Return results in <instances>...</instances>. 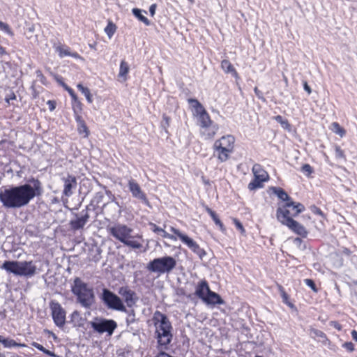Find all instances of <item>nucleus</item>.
I'll use <instances>...</instances> for the list:
<instances>
[{
    "label": "nucleus",
    "mask_w": 357,
    "mask_h": 357,
    "mask_svg": "<svg viewBox=\"0 0 357 357\" xmlns=\"http://www.w3.org/2000/svg\"><path fill=\"white\" fill-rule=\"evenodd\" d=\"M56 51L59 53V56L61 58L66 56H69L70 54V49L63 46H57L56 47Z\"/></svg>",
    "instance_id": "obj_38"
},
{
    "label": "nucleus",
    "mask_w": 357,
    "mask_h": 357,
    "mask_svg": "<svg viewBox=\"0 0 357 357\" xmlns=\"http://www.w3.org/2000/svg\"><path fill=\"white\" fill-rule=\"evenodd\" d=\"M209 287L207 282L204 280L201 281L196 289V295L204 301V298L206 297L208 293L210 291Z\"/></svg>",
    "instance_id": "obj_21"
},
{
    "label": "nucleus",
    "mask_w": 357,
    "mask_h": 357,
    "mask_svg": "<svg viewBox=\"0 0 357 357\" xmlns=\"http://www.w3.org/2000/svg\"><path fill=\"white\" fill-rule=\"evenodd\" d=\"M331 130L334 133L338 135L341 137H343L346 133L345 130L337 122H333L331 124Z\"/></svg>",
    "instance_id": "obj_35"
},
{
    "label": "nucleus",
    "mask_w": 357,
    "mask_h": 357,
    "mask_svg": "<svg viewBox=\"0 0 357 357\" xmlns=\"http://www.w3.org/2000/svg\"><path fill=\"white\" fill-rule=\"evenodd\" d=\"M128 188L134 197L142 200L146 206H150L149 200L137 182L132 179L128 181Z\"/></svg>",
    "instance_id": "obj_14"
},
{
    "label": "nucleus",
    "mask_w": 357,
    "mask_h": 357,
    "mask_svg": "<svg viewBox=\"0 0 357 357\" xmlns=\"http://www.w3.org/2000/svg\"><path fill=\"white\" fill-rule=\"evenodd\" d=\"M234 142L235 139L232 135H226L216 140L215 144L233 151L234 147Z\"/></svg>",
    "instance_id": "obj_18"
},
{
    "label": "nucleus",
    "mask_w": 357,
    "mask_h": 357,
    "mask_svg": "<svg viewBox=\"0 0 357 357\" xmlns=\"http://www.w3.org/2000/svg\"><path fill=\"white\" fill-rule=\"evenodd\" d=\"M91 325L96 332L99 333L106 332L109 335L113 333L117 326L116 322L113 320L98 319H96L94 321H91Z\"/></svg>",
    "instance_id": "obj_10"
},
{
    "label": "nucleus",
    "mask_w": 357,
    "mask_h": 357,
    "mask_svg": "<svg viewBox=\"0 0 357 357\" xmlns=\"http://www.w3.org/2000/svg\"><path fill=\"white\" fill-rule=\"evenodd\" d=\"M282 297L284 301L287 300V298H288L287 295L284 292L282 293Z\"/></svg>",
    "instance_id": "obj_60"
},
{
    "label": "nucleus",
    "mask_w": 357,
    "mask_h": 357,
    "mask_svg": "<svg viewBox=\"0 0 357 357\" xmlns=\"http://www.w3.org/2000/svg\"><path fill=\"white\" fill-rule=\"evenodd\" d=\"M286 206L293 207V208L295 210V213L292 215L293 216L298 215L300 213L303 212L305 210V207L303 204L300 203H295L292 201L287 202Z\"/></svg>",
    "instance_id": "obj_31"
},
{
    "label": "nucleus",
    "mask_w": 357,
    "mask_h": 357,
    "mask_svg": "<svg viewBox=\"0 0 357 357\" xmlns=\"http://www.w3.org/2000/svg\"><path fill=\"white\" fill-rule=\"evenodd\" d=\"M200 135L204 139H211L218 130V126L213 123L212 120L209 123H204L199 126Z\"/></svg>",
    "instance_id": "obj_13"
},
{
    "label": "nucleus",
    "mask_w": 357,
    "mask_h": 357,
    "mask_svg": "<svg viewBox=\"0 0 357 357\" xmlns=\"http://www.w3.org/2000/svg\"><path fill=\"white\" fill-rule=\"evenodd\" d=\"M116 26L111 21H109L107 26L105 28V32L110 39L116 31Z\"/></svg>",
    "instance_id": "obj_34"
},
{
    "label": "nucleus",
    "mask_w": 357,
    "mask_h": 357,
    "mask_svg": "<svg viewBox=\"0 0 357 357\" xmlns=\"http://www.w3.org/2000/svg\"><path fill=\"white\" fill-rule=\"evenodd\" d=\"M252 172L255 176V180L248 185L250 190H255L261 187V183L268 180V175L267 172L259 164H255L252 167Z\"/></svg>",
    "instance_id": "obj_11"
},
{
    "label": "nucleus",
    "mask_w": 357,
    "mask_h": 357,
    "mask_svg": "<svg viewBox=\"0 0 357 357\" xmlns=\"http://www.w3.org/2000/svg\"><path fill=\"white\" fill-rule=\"evenodd\" d=\"M15 98H16V96L15 95H13V96L10 99L14 100Z\"/></svg>",
    "instance_id": "obj_63"
},
{
    "label": "nucleus",
    "mask_w": 357,
    "mask_h": 357,
    "mask_svg": "<svg viewBox=\"0 0 357 357\" xmlns=\"http://www.w3.org/2000/svg\"><path fill=\"white\" fill-rule=\"evenodd\" d=\"M335 156L337 158H342L345 160V155L343 151V150L341 149V148L338 146H336L335 148Z\"/></svg>",
    "instance_id": "obj_41"
},
{
    "label": "nucleus",
    "mask_w": 357,
    "mask_h": 357,
    "mask_svg": "<svg viewBox=\"0 0 357 357\" xmlns=\"http://www.w3.org/2000/svg\"><path fill=\"white\" fill-rule=\"evenodd\" d=\"M150 225L152 227L153 231L160 234L163 238L170 239L173 241H176L177 240V237L176 236L167 233L165 230L158 227L156 225L153 223H151Z\"/></svg>",
    "instance_id": "obj_23"
},
{
    "label": "nucleus",
    "mask_w": 357,
    "mask_h": 357,
    "mask_svg": "<svg viewBox=\"0 0 357 357\" xmlns=\"http://www.w3.org/2000/svg\"><path fill=\"white\" fill-rule=\"evenodd\" d=\"M213 149L218 160L221 162L227 161L229 158L230 154L233 152L225 147H222L214 143Z\"/></svg>",
    "instance_id": "obj_15"
},
{
    "label": "nucleus",
    "mask_w": 357,
    "mask_h": 357,
    "mask_svg": "<svg viewBox=\"0 0 357 357\" xmlns=\"http://www.w3.org/2000/svg\"><path fill=\"white\" fill-rule=\"evenodd\" d=\"M1 268L14 275L27 278L32 277L37 272V268L32 261H6Z\"/></svg>",
    "instance_id": "obj_4"
},
{
    "label": "nucleus",
    "mask_w": 357,
    "mask_h": 357,
    "mask_svg": "<svg viewBox=\"0 0 357 357\" xmlns=\"http://www.w3.org/2000/svg\"><path fill=\"white\" fill-rule=\"evenodd\" d=\"M273 119L281 125L283 129L287 130L288 131L291 130V126L287 119H284L280 115L275 116L273 117Z\"/></svg>",
    "instance_id": "obj_33"
},
{
    "label": "nucleus",
    "mask_w": 357,
    "mask_h": 357,
    "mask_svg": "<svg viewBox=\"0 0 357 357\" xmlns=\"http://www.w3.org/2000/svg\"><path fill=\"white\" fill-rule=\"evenodd\" d=\"M62 86L68 91V89H70L68 86H67L64 82H62Z\"/></svg>",
    "instance_id": "obj_58"
},
{
    "label": "nucleus",
    "mask_w": 357,
    "mask_h": 357,
    "mask_svg": "<svg viewBox=\"0 0 357 357\" xmlns=\"http://www.w3.org/2000/svg\"><path fill=\"white\" fill-rule=\"evenodd\" d=\"M107 229L114 238L127 246L135 249H139L142 247V243L131 240L132 229L126 225L116 224L114 226L108 227Z\"/></svg>",
    "instance_id": "obj_5"
},
{
    "label": "nucleus",
    "mask_w": 357,
    "mask_h": 357,
    "mask_svg": "<svg viewBox=\"0 0 357 357\" xmlns=\"http://www.w3.org/2000/svg\"><path fill=\"white\" fill-rule=\"evenodd\" d=\"M6 54V51L4 47L0 46V56Z\"/></svg>",
    "instance_id": "obj_56"
},
{
    "label": "nucleus",
    "mask_w": 357,
    "mask_h": 357,
    "mask_svg": "<svg viewBox=\"0 0 357 357\" xmlns=\"http://www.w3.org/2000/svg\"><path fill=\"white\" fill-rule=\"evenodd\" d=\"M0 342L3 344L6 348H11L14 347H26L25 344L17 343L14 340L10 338H4L0 335Z\"/></svg>",
    "instance_id": "obj_25"
},
{
    "label": "nucleus",
    "mask_w": 357,
    "mask_h": 357,
    "mask_svg": "<svg viewBox=\"0 0 357 357\" xmlns=\"http://www.w3.org/2000/svg\"><path fill=\"white\" fill-rule=\"evenodd\" d=\"M205 303L208 305H215V304H224V301L221 298V297L216 293L210 291L208 293V295L206 298H204L203 301Z\"/></svg>",
    "instance_id": "obj_20"
},
{
    "label": "nucleus",
    "mask_w": 357,
    "mask_h": 357,
    "mask_svg": "<svg viewBox=\"0 0 357 357\" xmlns=\"http://www.w3.org/2000/svg\"><path fill=\"white\" fill-rule=\"evenodd\" d=\"M78 120V128H77V130L79 132V134H84V137H88L89 135V130H88V128L86 127V124L84 123V122L80 119V118L79 117L77 119Z\"/></svg>",
    "instance_id": "obj_36"
},
{
    "label": "nucleus",
    "mask_w": 357,
    "mask_h": 357,
    "mask_svg": "<svg viewBox=\"0 0 357 357\" xmlns=\"http://www.w3.org/2000/svg\"><path fill=\"white\" fill-rule=\"evenodd\" d=\"M158 342L160 346H167L172 339V325L167 316L156 311L153 317Z\"/></svg>",
    "instance_id": "obj_2"
},
{
    "label": "nucleus",
    "mask_w": 357,
    "mask_h": 357,
    "mask_svg": "<svg viewBox=\"0 0 357 357\" xmlns=\"http://www.w3.org/2000/svg\"><path fill=\"white\" fill-rule=\"evenodd\" d=\"M102 299L109 308L120 311L125 310L121 298L107 289L102 291Z\"/></svg>",
    "instance_id": "obj_9"
},
{
    "label": "nucleus",
    "mask_w": 357,
    "mask_h": 357,
    "mask_svg": "<svg viewBox=\"0 0 357 357\" xmlns=\"http://www.w3.org/2000/svg\"><path fill=\"white\" fill-rule=\"evenodd\" d=\"M342 253L346 255L349 256L351 255V252L347 248H344L342 250Z\"/></svg>",
    "instance_id": "obj_55"
},
{
    "label": "nucleus",
    "mask_w": 357,
    "mask_h": 357,
    "mask_svg": "<svg viewBox=\"0 0 357 357\" xmlns=\"http://www.w3.org/2000/svg\"><path fill=\"white\" fill-rule=\"evenodd\" d=\"M88 218H89V215H88V214H86L85 215H84L81 218H77L75 220H72L70 222L71 227L74 229H81L85 225V224L86 223V222L88 220Z\"/></svg>",
    "instance_id": "obj_26"
},
{
    "label": "nucleus",
    "mask_w": 357,
    "mask_h": 357,
    "mask_svg": "<svg viewBox=\"0 0 357 357\" xmlns=\"http://www.w3.org/2000/svg\"><path fill=\"white\" fill-rule=\"evenodd\" d=\"M68 92L74 101L77 102L79 104H80L79 101H78V98L77 95L75 93L74 91L72 89H68Z\"/></svg>",
    "instance_id": "obj_46"
},
{
    "label": "nucleus",
    "mask_w": 357,
    "mask_h": 357,
    "mask_svg": "<svg viewBox=\"0 0 357 357\" xmlns=\"http://www.w3.org/2000/svg\"><path fill=\"white\" fill-rule=\"evenodd\" d=\"M57 82L62 86V82H63L61 78H59V77H56Z\"/></svg>",
    "instance_id": "obj_61"
},
{
    "label": "nucleus",
    "mask_w": 357,
    "mask_h": 357,
    "mask_svg": "<svg viewBox=\"0 0 357 357\" xmlns=\"http://www.w3.org/2000/svg\"><path fill=\"white\" fill-rule=\"evenodd\" d=\"M331 326H333L335 328L337 329L338 331H341L342 326L340 324H338L336 321H331L330 323Z\"/></svg>",
    "instance_id": "obj_49"
},
{
    "label": "nucleus",
    "mask_w": 357,
    "mask_h": 357,
    "mask_svg": "<svg viewBox=\"0 0 357 357\" xmlns=\"http://www.w3.org/2000/svg\"><path fill=\"white\" fill-rule=\"evenodd\" d=\"M190 110L194 118L197 121L198 125L209 123L211 117L204 106L195 98L188 99Z\"/></svg>",
    "instance_id": "obj_7"
},
{
    "label": "nucleus",
    "mask_w": 357,
    "mask_h": 357,
    "mask_svg": "<svg viewBox=\"0 0 357 357\" xmlns=\"http://www.w3.org/2000/svg\"><path fill=\"white\" fill-rule=\"evenodd\" d=\"M301 170L307 176H309L313 172V169H312V167L308 164L303 165L301 167Z\"/></svg>",
    "instance_id": "obj_40"
},
{
    "label": "nucleus",
    "mask_w": 357,
    "mask_h": 357,
    "mask_svg": "<svg viewBox=\"0 0 357 357\" xmlns=\"http://www.w3.org/2000/svg\"><path fill=\"white\" fill-rule=\"evenodd\" d=\"M286 226H287L293 231L303 237H305L307 234V231L305 229V228L302 225H301L299 222L294 220L290 221L289 224H287Z\"/></svg>",
    "instance_id": "obj_19"
},
{
    "label": "nucleus",
    "mask_w": 357,
    "mask_h": 357,
    "mask_svg": "<svg viewBox=\"0 0 357 357\" xmlns=\"http://www.w3.org/2000/svg\"><path fill=\"white\" fill-rule=\"evenodd\" d=\"M313 333L317 337L326 339V340L328 341V338L326 337V335L324 332L319 330H313Z\"/></svg>",
    "instance_id": "obj_44"
},
{
    "label": "nucleus",
    "mask_w": 357,
    "mask_h": 357,
    "mask_svg": "<svg viewBox=\"0 0 357 357\" xmlns=\"http://www.w3.org/2000/svg\"><path fill=\"white\" fill-rule=\"evenodd\" d=\"M255 92L257 96H259L260 92L257 87L255 88Z\"/></svg>",
    "instance_id": "obj_59"
},
{
    "label": "nucleus",
    "mask_w": 357,
    "mask_h": 357,
    "mask_svg": "<svg viewBox=\"0 0 357 357\" xmlns=\"http://www.w3.org/2000/svg\"><path fill=\"white\" fill-rule=\"evenodd\" d=\"M62 86L68 91V89H70L68 86H67L64 82H62Z\"/></svg>",
    "instance_id": "obj_57"
},
{
    "label": "nucleus",
    "mask_w": 357,
    "mask_h": 357,
    "mask_svg": "<svg viewBox=\"0 0 357 357\" xmlns=\"http://www.w3.org/2000/svg\"><path fill=\"white\" fill-rule=\"evenodd\" d=\"M41 193L40 183L37 181L33 186L24 184L1 191L0 201L7 208H21L27 205L31 199Z\"/></svg>",
    "instance_id": "obj_1"
},
{
    "label": "nucleus",
    "mask_w": 357,
    "mask_h": 357,
    "mask_svg": "<svg viewBox=\"0 0 357 357\" xmlns=\"http://www.w3.org/2000/svg\"><path fill=\"white\" fill-rule=\"evenodd\" d=\"M50 307L55 324L59 327H62L66 322V311L58 302L54 301L50 302Z\"/></svg>",
    "instance_id": "obj_12"
},
{
    "label": "nucleus",
    "mask_w": 357,
    "mask_h": 357,
    "mask_svg": "<svg viewBox=\"0 0 357 357\" xmlns=\"http://www.w3.org/2000/svg\"><path fill=\"white\" fill-rule=\"evenodd\" d=\"M37 74H38V75H41V76H42V74H41V72H40V71H38V72H37Z\"/></svg>",
    "instance_id": "obj_64"
},
{
    "label": "nucleus",
    "mask_w": 357,
    "mask_h": 357,
    "mask_svg": "<svg viewBox=\"0 0 357 357\" xmlns=\"http://www.w3.org/2000/svg\"><path fill=\"white\" fill-rule=\"evenodd\" d=\"M163 122L165 123V127H168L169 126L170 118L164 115L163 116Z\"/></svg>",
    "instance_id": "obj_51"
},
{
    "label": "nucleus",
    "mask_w": 357,
    "mask_h": 357,
    "mask_svg": "<svg viewBox=\"0 0 357 357\" xmlns=\"http://www.w3.org/2000/svg\"><path fill=\"white\" fill-rule=\"evenodd\" d=\"M77 87L81 91V93L85 96L87 102L89 103H92L93 98L89 89L84 86L82 84H78L77 85Z\"/></svg>",
    "instance_id": "obj_32"
},
{
    "label": "nucleus",
    "mask_w": 357,
    "mask_h": 357,
    "mask_svg": "<svg viewBox=\"0 0 357 357\" xmlns=\"http://www.w3.org/2000/svg\"><path fill=\"white\" fill-rule=\"evenodd\" d=\"M31 345L33 347H34L35 348L38 349V350L43 351V353L50 356H52V357H59L56 354H55L54 353L46 349L43 345L36 342H33L31 343Z\"/></svg>",
    "instance_id": "obj_37"
},
{
    "label": "nucleus",
    "mask_w": 357,
    "mask_h": 357,
    "mask_svg": "<svg viewBox=\"0 0 357 357\" xmlns=\"http://www.w3.org/2000/svg\"><path fill=\"white\" fill-rule=\"evenodd\" d=\"M119 293L120 295H121L124 298L128 305L130 306L131 305H132L134 303V301H133L134 293L132 291H130V289H128L126 287H121L119 289Z\"/></svg>",
    "instance_id": "obj_22"
},
{
    "label": "nucleus",
    "mask_w": 357,
    "mask_h": 357,
    "mask_svg": "<svg viewBox=\"0 0 357 357\" xmlns=\"http://www.w3.org/2000/svg\"><path fill=\"white\" fill-rule=\"evenodd\" d=\"M0 357H6L5 354L0 352Z\"/></svg>",
    "instance_id": "obj_62"
},
{
    "label": "nucleus",
    "mask_w": 357,
    "mask_h": 357,
    "mask_svg": "<svg viewBox=\"0 0 357 357\" xmlns=\"http://www.w3.org/2000/svg\"><path fill=\"white\" fill-rule=\"evenodd\" d=\"M64 182L63 195L68 197L73 195V188H75L77 185V180L75 176H68L67 178H63Z\"/></svg>",
    "instance_id": "obj_17"
},
{
    "label": "nucleus",
    "mask_w": 357,
    "mask_h": 357,
    "mask_svg": "<svg viewBox=\"0 0 357 357\" xmlns=\"http://www.w3.org/2000/svg\"><path fill=\"white\" fill-rule=\"evenodd\" d=\"M312 211L313 213H316V214H318V215H323V213L322 211L317 207L316 206H313L312 208Z\"/></svg>",
    "instance_id": "obj_52"
},
{
    "label": "nucleus",
    "mask_w": 357,
    "mask_h": 357,
    "mask_svg": "<svg viewBox=\"0 0 357 357\" xmlns=\"http://www.w3.org/2000/svg\"><path fill=\"white\" fill-rule=\"evenodd\" d=\"M205 209L207 211V213L210 215V216L214 221L215 224L219 227L221 231L225 233L226 231V228L224 226V225L222 224V222L220 221V220L219 219L217 214L208 206H206Z\"/></svg>",
    "instance_id": "obj_24"
},
{
    "label": "nucleus",
    "mask_w": 357,
    "mask_h": 357,
    "mask_svg": "<svg viewBox=\"0 0 357 357\" xmlns=\"http://www.w3.org/2000/svg\"><path fill=\"white\" fill-rule=\"evenodd\" d=\"M270 190L272 191V192L274 193L275 195H277V197L280 199L282 201H287V202L290 201L289 195L282 188L277 187H271L270 188Z\"/></svg>",
    "instance_id": "obj_27"
},
{
    "label": "nucleus",
    "mask_w": 357,
    "mask_h": 357,
    "mask_svg": "<svg viewBox=\"0 0 357 357\" xmlns=\"http://www.w3.org/2000/svg\"><path fill=\"white\" fill-rule=\"evenodd\" d=\"M0 29L7 33L10 36H13V32L10 29L9 26L7 24L3 23L0 21Z\"/></svg>",
    "instance_id": "obj_39"
},
{
    "label": "nucleus",
    "mask_w": 357,
    "mask_h": 357,
    "mask_svg": "<svg viewBox=\"0 0 357 357\" xmlns=\"http://www.w3.org/2000/svg\"><path fill=\"white\" fill-rule=\"evenodd\" d=\"M305 283L310 287L314 291H317L315 284L311 279H305Z\"/></svg>",
    "instance_id": "obj_43"
},
{
    "label": "nucleus",
    "mask_w": 357,
    "mask_h": 357,
    "mask_svg": "<svg viewBox=\"0 0 357 357\" xmlns=\"http://www.w3.org/2000/svg\"><path fill=\"white\" fill-rule=\"evenodd\" d=\"M351 336L354 340L357 342V332L356 331H351Z\"/></svg>",
    "instance_id": "obj_54"
},
{
    "label": "nucleus",
    "mask_w": 357,
    "mask_h": 357,
    "mask_svg": "<svg viewBox=\"0 0 357 357\" xmlns=\"http://www.w3.org/2000/svg\"><path fill=\"white\" fill-rule=\"evenodd\" d=\"M233 222H234V225H236V227H237V229H238L242 234H244L245 229H244L243 225L236 218H233Z\"/></svg>",
    "instance_id": "obj_42"
},
{
    "label": "nucleus",
    "mask_w": 357,
    "mask_h": 357,
    "mask_svg": "<svg viewBox=\"0 0 357 357\" xmlns=\"http://www.w3.org/2000/svg\"><path fill=\"white\" fill-rule=\"evenodd\" d=\"M47 104L50 111H53L56 108V102L54 100H48Z\"/></svg>",
    "instance_id": "obj_47"
},
{
    "label": "nucleus",
    "mask_w": 357,
    "mask_h": 357,
    "mask_svg": "<svg viewBox=\"0 0 357 357\" xmlns=\"http://www.w3.org/2000/svg\"><path fill=\"white\" fill-rule=\"evenodd\" d=\"M221 68L226 73H231L234 77H237L238 74L229 61L223 60L221 63Z\"/></svg>",
    "instance_id": "obj_29"
},
{
    "label": "nucleus",
    "mask_w": 357,
    "mask_h": 357,
    "mask_svg": "<svg viewBox=\"0 0 357 357\" xmlns=\"http://www.w3.org/2000/svg\"><path fill=\"white\" fill-rule=\"evenodd\" d=\"M287 206L286 205L283 207H279L277 209L276 216L277 219L279 222H280L282 225H287L289 224L290 221L293 219L289 216L290 212L289 209H287Z\"/></svg>",
    "instance_id": "obj_16"
},
{
    "label": "nucleus",
    "mask_w": 357,
    "mask_h": 357,
    "mask_svg": "<svg viewBox=\"0 0 357 357\" xmlns=\"http://www.w3.org/2000/svg\"><path fill=\"white\" fill-rule=\"evenodd\" d=\"M69 56L74 57L75 59H82L81 56H79L77 52H71Z\"/></svg>",
    "instance_id": "obj_53"
},
{
    "label": "nucleus",
    "mask_w": 357,
    "mask_h": 357,
    "mask_svg": "<svg viewBox=\"0 0 357 357\" xmlns=\"http://www.w3.org/2000/svg\"><path fill=\"white\" fill-rule=\"evenodd\" d=\"M142 12L144 13H146V10H142L139 8H133L132 10V14L141 22L144 23L146 25L149 26L150 25V21L144 15H142Z\"/></svg>",
    "instance_id": "obj_30"
},
{
    "label": "nucleus",
    "mask_w": 357,
    "mask_h": 357,
    "mask_svg": "<svg viewBox=\"0 0 357 357\" xmlns=\"http://www.w3.org/2000/svg\"><path fill=\"white\" fill-rule=\"evenodd\" d=\"M72 291L83 307L89 308L93 304L95 296L93 289L79 278H75Z\"/></svg>",
    "instance_id": "obj_3"
},
{
    "label": "nucleus",
    "mask_w": 357,
    "mask_h": 357,
    "mask_svg": "<svg viewBox=\"0 0 357 357\" xmlns=\"http://www.w3.org/2000/svg\"><path fill=\"white\" fill-rule=\"evenodd\" d=\"M303 88H304V90L308 93V94H310L312 93V89L310 87V86L307 84V83L306 82H305L303 83Z\"/></svg>",
    "instance_id": "obj_50"
},
{
    "label": "nucleus",
    "mask_w": 357,
    "mask_h": 357,
    "mask_svg": "<svg viewBox=\"0 0 357 357\" xmlns=\"http://www.w3.org/2000/svg\"><path fill=\"white\" fill-rule=\"evenodd\" d=\"M343 347L347 349L349 351L351 352L354 350V344L351 342H345L343 344Z\"/></svg>",
    "instance_id": "obj_45"
},
{
    "label": "nucleus",
    "mask_w": 357,
    "mask_h": 357,
    "mask_svg": "<svg viewBox=\"0 0 357 357\" xmlns=\"http://www.w3.org/2000/svg\"><path fill=\"white\" fill-rule=\"evenodd\" d=\"M170 231H172L180 240L185 243L192 252L198 255L199 257H202L205 252L204 250L200 248L199 245L188 236L181 233L178 229L174 227H170Z\"/></svg>",
    "instance_id": "obj_8"
},
{
    "label": "nucleus",
    "mask_w": 357,
    "mask_h": 357,
    "mask_svg": "<svg viewBox=\"0 0 357 357\" xmlns=\"http://www.w3.org/2000/svg\"><path fill=\"white\" fill-rule=\"evenodd\" d=\"M156 7L157 6L155 3L151 5V6L149 7V13L151 16H154L155 13Z\"/></svg>",
    "instance_id": "obj_48"
},
{
    "label": "nucleus",
    "mask_w": 357,
    "mask_h": 357,
    "mask_svg": "<svg viewBox=\"0 0 357 357\" xmlns=\"http://www.w3.org/2000/svg\"><path fill=\"white\" fill-rule=\"evenodd\" d=\"M129 70L130 68L128 63L124 60L121 61L120 63L119 77L122 78L123 82H125L127 79V75L129 73Z\"/></svg>",
    "instance_id": "obj_28"
},
{
    "label": "nucleus",
    "mask_w": 357,
    "mask_h": 357,
    "mask_svg": "<svg viewBox=\"0 0 357 357\" xmlns=\"http://www.w3.org/2000/svg\"><path fill=\"white\" fill-rule=\"evenodd\" d=\"M176 260L170 256L156 258L147 264V269L150 272L159 275L171 272L176 266Z\"/></svg>",
    "instance_id": "obj_6"
}]
</instances>
